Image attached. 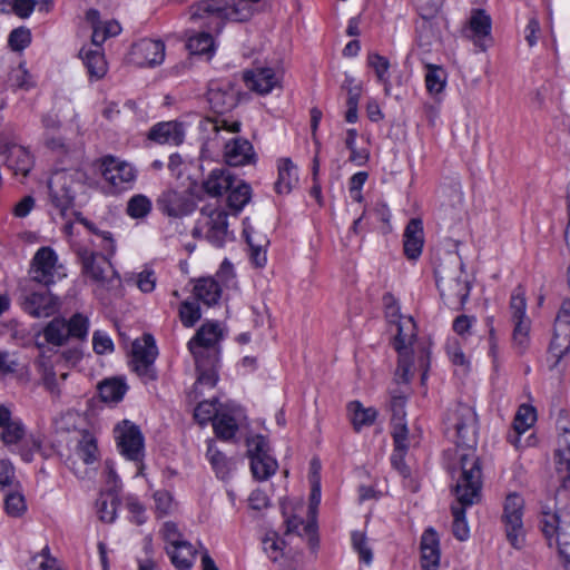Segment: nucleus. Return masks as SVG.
<instances>
[{
  "instance_id": "obj_18",
  "label": "nucleus",
  "mask_w": 570,
  "mask_h": 570,
  "mask_svg": "<svg viewBox=\"0 0 570 570\" xmlns=\"http://www.w3.org/2000/svg\"><path fill=\"white\" fill-rule=\"evenodd\" d=\"M438 286L441 295L452 299L451 303L463 304L469 297L470 286L466 279L462 277L463 265L461 262L456 263V271L454 275H450L444 268H440L438 272Z\"/></svg>"
},
{
  "instance_id": "obj_40",
  "label": "nucleus",
  "mask_w": 570,
  "mask_h": 570,
  "mask_svg": "<svg viewBox=\"0 0 570 570\" xmlns=\"http://www.w3.org/2000/svg\"><path fill=\"white\" fill-rule=\"evenodd\" d=\"M367 66L375 72L376 79L384 86V91L390 95L391 81H390V61L386 57L381 56L377 52H370L367 55Z\"/></svg>"
},
{
  "instance_id": "obj_56",
  "label": "nucleus",
  "mask_w": 570,
  "mask_h": 570,
  "mask_svg": "<svg viewBox=\"0 0 570 570\" xmlns=\"http://www.w3.org/2000/svg\"><path fill=\"white\" fill-rule=\"evenodd\" d=\"M216 403L214 401L199 402L195 409V419L200 423L205 424L209 421H214L216 415L219 414Z\"/></svg>"
},
{
  "instance_id": "obj_35",
  "label": "nucleus",
  "mask_w": 570,
  "mask_h": 570,
  "mask_svg": "<svg viewBox=\"0 0 570 570\" xmlns=\"http://www.w3.org/2000/svg\"><path fill=\"white\" fill-rule=\"evenodd\" d=\"M79 55L91 78L100 79L106 75L107 62L100 48H82Z\"/></svg>"
},
{
  "instance_id": "obj_60",
  "label": "nucleus",
  "mask_w": 570,
  "mask_h": 570,
  "mask_svg": "<svg viewBox=\"0 0 570 570\" xmlns=\"http://www.w3.org/2000/svg\"><path fill=\"white\" fill-rule=\"evenodd\" d=\"M314 532V525L312 523L305 524L297 517H293L286 520V533H296L298 535L312 534Z\"/></svg>"
},
{
  "instance_id": "obj_2",
  "label": "nucleus",
  "mask_w": 570,
  "mask_h": 570,
  "mask_svg": "<svg viewBox=\"0 0 570 570\" xmlns=\"http://www.w3.org/2000/svg\"><path fill=\"white\" fill-rule=\"evenodd\" d=\"M222 337L223 331L217 323H206L188 343L198 372L194 386L195 393H198L203 386L214 387L217 382L218 342Z\"/></svg>"
},
{
  "instance_id": "obj_62",
  "label": "nucleus",
  "mask_w": 570,
  "mask_h": 570,
  "mask_svg": "<svg viewBox=\"0 0 570 570\" xmlns=\"http://www.w3.org/2000/svg\"><path fill=\"white\" fill-rule=\"evenodd\" d=\"M160 533H161V537L163 539L168 542V546L167 547H173L177 543H180L183 540H181V534L177 528V525L174 523V522H165L163 524V528L160 530Z\"/></svg>"
},
{
  "instance_id": "obj_29",
  "label": "nucleus",
  "mask_w": 570,
  "mask_h": 570,
  "mask_svg": "<svg viewBox=\"0 0 570 570\" xmlns=\"http://www.w3.org/2000/svg\"><path fill=\"white\" fill-rule=\"evenodd\" d=\"M6 163L13 175L26 177L32 168L33 160L30 153L22 146L11 145L6 148Z\"/></svg>"
},
{
  "instance_id": "obj_32",
  "label": "nucleus",
  "mask_w": 570,
  "mask_h": 570,
  "mask_svg": "<svg viewBox=\"0 0 570 570\" xmlns=\"http://www.w3.org/2000/svg\"><path fill=\"white\" fill-rule=\"evenodd\" d=\"M166 551L171 563L178 570L190 569L196 560V549L185 540L173 547H166Z\"/></svg>"
},
{
  "instance_id": "obj_16",
  "label": "nucleus",
  "mask_w": 570,
  "mask_h": 570,
  "mask_svg": "<svg viewBox=\"0 0 570 570\" xmlns=\"http://www.w3.org/2000/svg\"><path fill=\"white\" fill-rule=\"evenodd\" d=\"M524 501L517 494H509L504 502L503 522L509 542L520 549L524 542V529L522 522Z\"/></svg>"
},
{
  "instance_id": "obj_55",
  "label": "nucleus",
  "mask_w": 570,
  "mask_h": 570,
  "mask_svg": "<svg viewBox=\"0 0 570 570\" xmlns=\"http://www.w3.org/2000/svg\"><path fill=\"white\" fill-rule=\"evenodd\" d=\"M283 544L275 532L267 533L263 539L264 551L272 561H277L283 556Z\"/></svg>"
},
{
  "instance_id": "obj_49",
  "label": "nucleus",
  "mask_w": 570,
  "mask_h": 570,
  "mask_svg": "<svg viewBox=\"0 0 570 570\" xmlns=\"http://www.w3.org/2000/svg\"><path fill=\"white\" fill-rule=\"evenodd\" d=\"M158 204L161 212L168 216L177 217L183 214L180 196L176 191L170 190L163 194Z\"/></svg>"
},
{
  "instance_id": "obj_47",
  "label": "nucleus",
  "mask_w": 570,
  "mask_h": 570,
  "mask_svg": "<svg viewBox=\"0 0 570 570\" xmlns=\"http://www.w3.org/2000/svg\"><path fill=\"white\" fill-rule=\"evenodd\" d=\"M151 207V200L147 196L138 194L128 200L126 212L131 218L139 219L146 217Z\"/></svg>"
},
{
  "instance_id": "obj_26",
  "label": "nucleus",
  "mask_w": 570,
  "mask_h": 570,
  "mask_svg": "<svg viewBox=\"0 0 570 570\" xmlns=\"http://www.w3.org/2000/svg\"><path fill=\"white\" fill-rule=\"evenodd\" d=\"M148 138L158 144L179 145L184 140V129L177 121L159 122L151 127Z\"/></svg>"
},
{
  "instance_id": "obj_31",
  "label": "nucleus",
  "mask_w": 570,
  "mask_h": 570,
  "mask_svg": "<svg viewBox=\"0 0 570 570\" xmlns=\"http://www.w3.org/2000/svg\"><path fill=\"white\" fill-rule=\"evenodd\" d=\"M234 184V177L228 169L216 168L209 173L203 186L208 195L217 197L232 189Z\"/></svg>"
},
{
  "instance_id": "obj_37",
  "label": "nucleus",
  "mask_w": 570,
  "mask_h": 570,
  "mask_svg": "<svg viewBox=\"0 0 570 570\" xmlns=\"http://www.w3.org/2000/svg\"><path fill=\"white\" fill-rule=\"evenodd\" d=\"M206 455L219 479L226 480L230 476L232 471L235 469V463L216 449L213 440L208 441Z\"/></svg>"
},
{
  "instance_id": "obj_52",
  "label": "nucleus",
  "mask_w": 570,
  "mask_h": 570,
  "mask_svg": "<svg viewBox=\"0 0 570 570\" xmlns=\"http://www.w3.org/2000/svg\"><path fill=\"white\" fill-rule=\"evenodd\" d=\"M199 305L195 302L185 301L179 308V317L184 326L191 327L200 318Z\"/></svg>"
},
{
  "instance_id": "obj_34",
  "label": "nucleus",
  "mask_w": 570,
  "mask_h": 570,
  "mask_svg": "<svg viewBox=\"0 0 570 570\" xmlns=\"http://www.w3.org/2000/svg\"><path fill=\"white\" fill-rule=\"evenodd\" d=\"M298 183L296 166L291 159L285 158L278 161V178L275 189L278 194H288Z\"/></svg>"
},
{
  "instance_id": "obj_5",
  "label": "nucleus",
  "mask_w": 570,
  "mask_h": 570,
  "mask_svg": "<svg viewBox=\"0 0 570 570\" xmlns=\"http://www.w3.org/2000/svg\"><path fill=\"white\" fill-rule=\"evenodd\" d=\"M86 178V174L79 169H60L52 173L48 180L49 196L61 215L72 206L76 195L82 191Z\"/></svg>"
},
{
  "instance_id": "obj_27",
  "label": "nucleus",
  "mask_w": 570,
  "mask_h": 570,
  "mask_svg": "<svg viewBox=\"0 0 570 570\" xmlns=\"http://www.w3.org/2000/svg\"><path fill=\"white\" fill-rule=\"evenodd\" d=\"M37 366L42 384L51 396L58 400L61 396V383L67 379L68 373L60 372L58 375L52 363L43 356L37 362Z\"/></svg>"
},
{
  "instance_id": "obj_59",
  "label": "nucleus",
  "mask_w": 570,
  "mask_h": 570,
  "mask_svg": "<svg viewBox=\"0 0 570 570\" xmlns=\"http://www.w3.org/2000/svg\"><path fill=\"white\" fill-rule=\"evenodd\" d=\"M92 346L97 354L110 353L114 350V343L111 338L100 331H96L94 333Z\"/></svg>"
},
{
  "instance_id": "obj_6",
  "label": "nucleus",
  "mask_w": 570,
  "mask_h": 570,
  "mask_svg": "<svg viewBox=\"0 0 570 570\" xmlns=\"http://www.w3.org/2000/svg\"><path fill=\"white\" fill-rule=\"evenodd\" d=\"M394 332L393 346L399 353V365L395 372L397 383H409L413 376L412 344L416 336V326L411 316L401 317L391 326Z\"/></svg>"
},
{
  "instance_id": "obj_48",
  "label": "nucleus",
  "mask_w": 570,
  "mask_h": 570,
  "mask_svg": "<svg viewBox=\"0 0 570 570\" xmlns=\"http://www.w3.org/2000/svg\"><path fill=\"white\" fill-rule=\"evenodd\" d=\"M352 546L357 552L360 560L365 564H371L373 560V552L364 532L355 531L352 533Z\"/></svg>"
},
{
  "instance_id": "obj_4",
  "label": "nucleus",
  "mask_w": 570,
  "mask_h": 570,
  "mask_svg": "<svg viewBox=\"0 0 570 570\" xmlns=\"http://www.w3.org/2000/svg\"><path fill=\"white\" fill-rule=\"evenodd\" d=\"M261 0H204L198 3L193 17L208 19L212 30L223 29L225 21H247L255 13L254 4Z\"/></svg>"
},
{
  "instance_id": "obj_43",
  "label": "nucleus",
  "mask_w": 570,
  "mask_h": 570,
  "mask_svg": "<svg viewBox=\"0 0 570 570\" xmlns=\"http://www.w3.org/2000/svg\"><path fill=\"white\" fill-rule=\"evenodd\" d=\"M556 471L560 482L566 485L570 480V442L566 436L556 451Z\"/></svg>"
},
{
  "instance_id": "obj_21",
  "label": "nucleus",
  "mask_w": 570,
  "mask_h": 570,
  "mask_svg": "<svg viewBox=\"0 0 570 570\" xmlns=\"http://www.w3.org/2000/svg\"><path fill=\"white\" fill-rule=\"evenodd\" d=\"M22 308L33 317H49L58 311V299L48 289L31 292L24 295Z\"/></svg>"
},
{
  "instance_id": "obj_9",
  "label": "nucleus",
  "mask_w": 570,
  "mask_h": 570,
  "mask_svg": "<svg viewBox=\"0 0 570 570\" xmlns=\"http://www.w3.org/2000/svg\"><path fill=\"white\" fill-rule=\"evenodd\" d=\"M193 236L203 237L210 244L222 247L229 236L226 212L205 206L193 229Z\"/></svg>"
},
{
  "instance_id": "obj_50",
  "label": "nucleus",
  "mask_w": 570,
  "mask_h": 570,
  "mask_svg": "<svg viewBox=\"0 0 570 570\" xmlns=\"http://www.w3.org/2000/svg\"><path fill=\"white\" fill-rule=\"evenodd\" d=\"M397 420L399 422L392 423V436L394 441V449L407 451L411 445L409 430L405 422H402L401 416H399Z\"/></svg>"
},
{
  "instance_id": "obj_20",
  "label": "nucleus",
  "mask_w": 570,
  "mask_h": 570,
  "mask_svg": "<svg viewBox=\"0 0 570 570\" xmlns=\"http://www.w3.org/2000/svg\"><path fill=\"white\" fill-rule=\"evenodd\" d=\"M165 59V45L160 40L141 39L131 47L129 60L139 67H154Z\"/></svg>"
},
{
  "instance_id": "obj_51",
  "label": "nucleus",
  "mask_w": 570,
  "mask_h": 570,
  "mask_svg": "<svg viewBox=\"0 0 570 570\" xmlns=\"http://www.w3.org/2000/svg\"><path fill=\"white\" fill-rule=\"evenodd\" d=\"M31 42V32L26 27L13 29L8 38V43L13 51H22Z\"/></svg>"
},
{
  "instance_id": "obj_30",
  "label": "nucleus",
  "mask_w": 570,
  "mask_h": 570,
  "mask_svg": "<svg viewBox=\"0 0 570 570\" xmlns=\"http://www.w3.org/2000/svg\"><path fill=\"white\" fill-rule=\"evenodd\" d=\"M197 7H198V4L191 7V9H190L191 10L190 11V19L193 21H195V22L200 21L202 26H204L207 30L206 31H202V32L197 33L196 36L190 37L188 39L187 48L189 49V51L193 55H202V53H206V52L210 51V49L214 46V40H213L212 32L218 33V31L212 30V29L208 28V26H207L208 19L200 18V17H197V18L193 17V13H194V11H195V9ZM220 31H222V29L219 30V32Z\"/></svg>"
},
{
  "instance_id": "obj_57",
  "label": "nucleus",
  "mask_w": 570,
  "mask_h": 570,
  "mask_svg": "<svg viewBox=\"0 0 570 570\" xmlns=\"http://www.w3.org/2000/svg\"><path fill=\"white\" fill-rule=\"evenodd\" d=\"M155 509L159 517L169 514L174 510V500L166 490H158L154 493Z\"/></svg>"
},
{
  "instance_id": "obj_44",
  "label": "nucleus",
  "mask_w": 570,
  "mask_h": 570,
  "mask_svg": "<svg viewBox=\"0 0 570 570\" xmlns=\"http://www.w3.org/2000/svg\"><path fill=\"white\" fill-rule=\"evenodd\" d=\"M127 391L126 384L118 379H109L99 385V394L104 402H118Z\"/></svg>"
},
{
  "instance_id": "obj_13",
  "label": "nucleus",
  "mask_w": 570,
  "mask_h": 570,
  "mask_svg": "<svg viewBox=\"0 0 570 570\" xmlns=\"http://www.w3.org/2000/svg\"><path fill=\"white\" fill-rule=\"evenodd\" d=\"M527 303L523 291L517 288L510 299L511 320L513 322V345L518 353H524L530 344V320L525 316Z\"/></svg>"
},
{
  "instance_id": "obj_1",
  "label": "nucleus",
  "mask_w": 570,
  "mask_h": 570,
  "mask_svg": "<svg viewBox=\"0 0 570 570\" xmlns=\"http://www.w3.org/2000/svg\"><path fill=\"white\" fill-rule=\"evenodd\" d=\"M449 424L455 430L459 468L452 470L455 480L454 495L456 503L452 504V532L460 541H465L470 529L465 519V509L481 500L482 474L479 458L475 453V413L468 405H459Z\"/></svg>"
},
{
  "instance_id": "obj_7",
  "label": "nucleus",
  "mask_w": 570,
  "mask_h": 570,
  "mask_svg": "<svg viewBox=\"0 0 570 570\" xmlns=\"http://www.w3.org/2000/svg\"><path fill=\"white\" fill-rule=\"evenodd\" d=\"M542 531L549 546L556 544L564 569L570 570V503L553 514L543 513Z\"/></svg>"
},
{
  "instance_id": "obj_42",
  "label": "nucleus",
  "mask_w": 570,
  "mask_h": 570,
  "mask_svg": "<svg viewBox=\"0 0 570 570\" xmlns=\"http://www.w3.org/2000/svg\"><path fill=\"white\" fill-rule=\"evenodd\" d=\"M238 414H230L227 412H220L216 415L213 426L218 438L223 440L232 439L238 430Z\"/></svg>"
},
{
  "instance_id": "obj_33",
  "label": "nucleus",
  "mask_w": 570,
  "mask_h": 570,
  "mask_svg": "<svg viewBox=\"0 0 570 570\" xmlns=\"http://www.w3.org/2000/svg\"><path fill=\"white\" fill-rule=\"evenodd\" d=\"M194 295L205 305L212 306L217 304L222 295V287L214 277H202L195 282Z\"/></svg>"
},
{
  "instance_id": "obj_45",
  "label": "nucleus",
  "mask_w": 570,
  "mask_h": 570,
  "mask_svg": "<svg viewBox=\"0 0 570 570\" xmlns=\"http://www.w3.org/2000/svg\"><path fill=\"white\" fill-rule=\"evenodd\" d=\"M73 215L76 222L82 224L89 232L101 238L100 246L107 255H112L115 253L116 246L110 232L99 230L92 223L82 217L80 213H73Z\"/></svg>"
},
{
  "instance_id": "obj_10",
  "label": "nucleus",
  "mask_w": 570,
  "mask_h": 570,
  "mask_svg": "<svg viewBox=\"0 0 570 570\" xmlns=\"http://www.w3.org/2000/svg\"><path fill=\"white\" fill-rule=\"evenodd\" d=\"M81 262L82 273L95 284L102 288H110L119 283L116 271L106 255L97 254L86 247L77 250Z\"/></svg>"
},
{
  "instance_id": "obj_64",
  "label": "nucleus",
  "mask_w": 570,
  "mask_h": 570,
  "mask_svg": "<svg viewBox=\"0 0 570 570\" xmlns=\"http://www.w3.org/2000/svg\"><path fill=\"white\" fill-rule=\"evenodd\" d=\"M38 0H12V9L19 18L26 19L33 12Z\"/></svg>"
},
{
  "instance_id": "obj_23",
  "label": "nucleus",
  "mask_w": 570,
  "mask_h": 570,
  "mask_svg": "<svg viewBox=\"0 0 570 570\" xmlns=\"http://www.w3.org/2000/svg\"><path fill=\"white\" fill-rule=\"evenodd\" d=\"M466 38L471 39L475 46L485 50L484 39L491 35V18L484 10L474 9L471 12L468 24L463 30Z\"/></svg>"
},
{
  "instance_id": "obj_11",
  "label": "nucleus",
  "mask_w": 570,
  "mask_h": 570,
  "mask_svg": "<svg viewBox=\"0 0 570 570\" xmlns=\"http://www.w3.org/2000/svg\"><path fill=\"white\" fill-rule=\"evenodd\" d=\"M158 355L155 338L150 334H145L132 343L131 366L132 370L145 381L156 379L154 362Z\"/></svg>"
},
{
  "instance_id": "obj_54",
  "label": "nucleus",
  "mask_w": 570,
  "mask_h": 570,
  "mask_svg": "<svg viewBox=\"0 0 570 570\" xmlns=\"http://www.w3.org/2000/svg\"><path fill=\"white\" fill-rule=\"evenodd\" d=\"M1 429L2 431L0 436L2 441L8 445L18 443L24 435L23 425L18 420H12L8 423V425H4Z\"/></svg>"
},
{
  "instance_id": "obj_8",
  "label": "nucleus",
  "mask_w": 570,
  "mask_h": 570,
  "mask_svg": "<svg viewBox=\"0 0 570 570\" xmlns=\"http://www.w3.org/2000/svg\"><path fill=\"white\" fill-rule=\"evenodd\" d=\"M89 320L81 313L73 314L69 320L55 317L43 328L47 343L62 346L70 342H83L89 333Z\"/></svg>"
},
{
  "instance_id": "obj_28",
  "label": "nucleus",
  "mask_w": 570,
  "mask_h": 570,
  "mask_svg": "<svg viewBox=\"0 0 570 570\" xmlns=\"http://www.w3.org/2000/svg\"><path fill=\"white\" fill-rule=\"evenodd\" d=\"M424 244L423 224L419 218L409 222L404 230V253L409 259H416Z\"/></svg>"
},
{
  "instance_id": "obj_63",
  "label": "nucleus",
  "mask_w": 570,
  "mask_h": 570,
  "mask_svg": "<svg viewBox=\"0 0 570 570\" xmlns=\"http://www.w3.org/2000/svg\"><path fill=\"white\" fill-rule=\"evenodd\" d=\"M45 146L51 151L65 155L69 153V146L65 142L63 138L60 136H53L49 134H45L43 137Z\"/></svg>"
},
{
  "instance_id": "obj_41",
  "label": "nucleus",
  "mask_w": 570,
  "mask_h": 570,
  "mask_svg": "<svg viewBox=\"0 0 570 570\" xmlns=\"http://www.w3.org/2000/svg\"><path fill=\"white\" fill-rule=\"evenodd\" d=\"M119 499L112 491L101 493L96 502L98 518L106 523H111L117 517Z\"/></svg>"
},
{
  "instance_id": "obj_61",
  "label": "nucleus",
  "mask_w": 570,
  "mask_h": 570,
  "mask_svg": "<svg viewBox=\"0 0 570 570\" xmlns=\"http://www.w3.org/2000/svg\"><path fill=\"white\" fill-rule=\"evenodd\" d=\"M32 570H51L55 564V559L49 553V548L45 547L42 551L36 554L32 560Z\"/></svg>"
},
{
  "instance_id": "obj_53",
  "label": "nucleus",
  "mask_w": 570,
  "mask_h": 570,
  "mask_svg": "<svg viewBox=\"0 0 570 570\" xmlns=\"http://www.w3.org/2000/svg\"><path fill=\"white\" fill-rule=\"evenodd\" d=\"M4 510L12 518L21 517L27 510L23 495L16 492L9 493L4 499Z\"/></svg>"
},
{
  "instance_id": "obj_14",
  "label": "nucleus",
  "mask_w": 570,
  "mask_h": 570,
  "mask_svg": "<svg viewBox=\"0 0 570 570\" xmlns=\"http://www.w3.org/2000/svg\"><path fill=\"white\" fill-rule=\"evenodd\" d=\"M101 174L112 194L129 189L136 179V171L130 164L111 156L102 159Z\"/></svg>"
},
{
  "instance_id": "obj_17",
  "label": "nucleus",
  "mask_w": 570,
  "mask_h": 570,
  "mask_svg": "<svg viewBox=\"0 0 570 570\" xmlns=\"http://www.w3.org/2000/svg\"><path fill=\"white\" fill-rule=\"evenodd\" d=\"M62 266L58 264V256L51 247L39 248L32 259L31 277L35 282L46 286L55 283L56 278L65 276Z\"/></svg>"
},
{
  "instance_id": "obj_22",
  "label": "nucleus",
  "mask_w": 570,
  "mask_h": 570,
  "mask_svg": "<svg viewBox=\"0 0 570 570\" xmlns=\"http://www.w3.org/2000/svg\"><path fill=\"white\" fill-rule=\"evenodd\" d=\"M247 88L259 95H267L281 86L282 72L269 67L256 68L244 73Z\"/></svg>"
},
{
  "instance_id": "obj_15",
  "label": "nucleus",
  "mask_w": 570,
  "mask_h": 570,
  "mask_svg": "<svg viewBox=\"0 0 570 570\" xmlns=\"http://www.w3.org/2000/svg\"><path fill=\"white\" fill-rule=\"evenodd\" d=\"M250 470L255 479L267 480L277 470V462L269 455L267 440L263 435H255L247 440Z\"/></svg>"
},
{
  "instance_id": "obj_38",
  "label": "nucleus",
  "mask_w": 570,
  "mask_h": 570,
  "mask_svg": "<svg viewBox=\"0 0 570 570\" xmlns=\"http://www.w3.org/2000/svg\"><path fill=\"white\" fill-rule=\"evenodd\" d=\"M448 73L438 65L428 63L425 66V88L429 95L436 97L441 95L446 86Z\"/></svg>"
},
{
  "instance_id": "obj_46",
  "label": "nucleus",
  "mask_w": 570,
  "mask_h": 570,
  "mask_svg": "<svg viewBox=\"0 0 570 570\" xmlns=\"http://www.w3.org/2000/svg\"><path fill=\"white\" fill-rule=\"evenodd\" d=\"M250 191V186L246 183L242 181L235 186L233 185L232 189H229L227 199L228 206L232 209L239 212L249 202Z\"/></svg>"
},
{
  "instance_id": "obj_19",
  "label": "nucleus",
  "mask_w": 570,
  "mask_h": 570,
  "mask_svg": "<svg viewBox=\"0 0 570 570\" xmlns=\"http://www.w3.org/2000/svg\"><path fill=\"white\" fill-rule=\"evenodd\" d=\"M115 433L120 452L129 460L139 461L144 453V436L139 428L129 421H122Z\"/></svg>"
},
{
  "instance_id": "obj_3",
  "label": "nucleus",
  "mask_w": 570,
  "mask_h": 570,
  "mask_svg": "<svg viewBox=\"0 0 570 570\" xmlns=\"http://www.w3.org/2000/svg\"><path fill=\"white\" fill-rule=\"evenodd\" d=\"M203 131L214 134L215 140H223V157L229 166H245L255 161V151L252 144L240 137L226 138L224 134L234 135L240 130L239 121H228L225 118H206L200 121Z\"/></svg>"
},
{
  "instance_id": "obj_58",
  "label": "nucleus",
  "mask_w": 570,
  "mask_h": 570,
  "mask_svg": "<svg viewBox=\"0 0 570 570\" xmlns=\"http://www.w3.org/2000/svg\"><path fill=\"white\" fill-rule=\"evenodd\" d=\"M245 234H246V239H247V243L249 246V257H250L252 264L258 268L265 266L267 258H266V250L264 249V246L259 245V244H255L253 242L252 237L249 236L247 229H245Z\"/></svg>"
},
{
  "instance_id": "obj_25",
  "label": "nucleus",
  "mask_w": 570,
  "mask_h": 570,
  "mask_svg": "<svg viewBox=\"0 0 570 570\" xmlns=\"http://www.w3.org/2000/svg\"><path fill=\"white\" fill-rule=\"evenodd\" d=\"M421 553L423 570H436L440 563V541L438 533L432 528L422 534Z\"/></svg>"
},
{
  "instance_id": "obj_39",
  "label": "nucleus",
  "mask_w": 570,
  "mask_h": 570,
  "mask_svg": "<svg viewBox=\"0 0 570 570\" xmlns=\"http://www.w3.org/2000/svg\"><path fill=\"white\" fill-rule=\"evenodd\" d=\"M350 420L355 431L374 423L377 412L374 407H364L358 401H353L347 405Z\"/></svg>"
},
{
  "instance_id": "obj_12",
  "label": "nucleus",
  "mask_w": 570,
  "mask_h": 570,
  "mask_svg": "<svg viewBox=\"0 0 570 570\" xmlns=\"http://www.w3.org/2000/svg\"><path fill=\"white\" fill-rule=\"evenodd\" d=\"M99 460L97 440L90 432L83 431L76 439L71 453L67 459L68 466L79 478L87 475V468L82 469L80 463L89 466Z\"/></svg>"
},
{
  "instance_id": "obj_36",
  "label": "nucleus",
  "mask_w": 570,
  "mask_h": 570,
  "mask_svg": "<svg viewBox=\"0 0 570 570\" xmlns=\"http://www.w3.org/2000/svg\"><path fill=\"white\" fill-rule=\"evenodd\" d=\"M537 414L534 407L530 405H521L515 414L513 421V430L515 435L509 436V441L514 445L519 446L520 435L527 432L535 422Z\"/></svg>"
},
{
  "instance_id": "obj_24",
  "label": "nucleus",
  "mask_w": 570,
  "mask_h": 570,
  "mask_svg": "<svg viewBox=\"0 0 570 570\" xmlns=\"http://www.w3.org/2000/svg\"><path fill=\"white\" fill-rule=\"evenodd\" d=\"M237 94L229 83H214L207 92V100L215 112L224 114L237 105Z\"/></svg>"
}]
</instances>
